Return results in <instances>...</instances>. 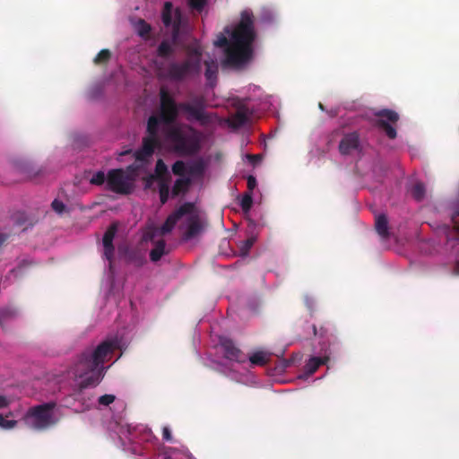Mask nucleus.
Masks as SVG:
<instances>
[{
  "label": "nucleus",
  "instance_id": "58836bf2",
  "mask_svg": "<svg viewBox=\"0 0 459 459\" xmlns=\"http://www.w3.org/2000/svg\"><path fill=\"white\" fill-rule=\"evenodd\" d=\"M182 453H183V455H186L188 459H195V458L193 457V455H191V453H190L186 448H185V447H184V448L182 449Z\"/></svg>",
  "mask_w": 459,
  "mask_h": 459
},
{
  "label": "nucleus",
  "instance_id": "7c9ffc66",
  "mask_svg": "<svg viewBox=\"0 0 459 459\" xmlns=\"http://www.w3.org/2000/svg\"><path fill=\"white\" fill-rule=\"evenodd\" d=\"M110 57V52L108 49H102L100 52L95 56L94 63L100 64L108 61Z\"/></svg>",
  "mask_w": 459,
  "mask_h": 459
},
{
  "label": "nucleus",
  "instance_id": "7ed1b4c3",
  "mask_svg": "<svg viewBox=\"0 0 459 459\" xmlns=\"http://www.w3.org/2000/svg\"><path fill=\"white\" fill-rule=\"evenodd\" d=\"M255 39L253 13L250 9H245L240 13L239 22L226 26L223 32L217 36L213 45L223 48L225 65L239 68L252 59Z\"/></svg>",
  "mask_w": 459,
  "mask_h": 459
},
{
  "label": "nucleus",
  "instance_id": "de8ad7c7",
  "mask_svg": "<svg viewBox=\"0 0 459 459\" xmlns=\"http://www.w3.org/2000/svg\"><path fill=\"white\" fill-rule=\"evenodd\" d=\"M314 334H316V329L315 326H314Z\"/></svg>",
  "mask_w": 459,
  "mask_h": 459
},
{
  "label": "nucleus",
  "instance_id": "f8f14e48",
  "mask_svg": "<svg viewBox=\"0 0 459 459\" xmlns=\"http://www.w3.org/2000/svg\"><path fill=\"white\" fill-rule=\"evenodd\" d=\"M331 356V351L329 348L322 349L317 356H311L305 364L304 372L299 375V378L302 380L308 379L316 370L317 368L326 364Z\"/></svg>",
  "mask_w": 459,
  "mask_h": 459
},
{
  "label": "nucleus",
  "instance_id": "f3484780",
  "mask_svg": "<svg viewBox=\"0 0 459 459\" xmlns=\"http://www.w3.org/2000/svg\"><path fill=\"white\" fill-rule=\"evenodd\" d=\"M233 365L230 367L217 363L215 369L222 374H224L226 377L230 378L231 380H234L238 383H241L244 385H248L254 382L255 377L248 371L244 372H238L236 369L232 368Z\"/></svg>",
  "mask_w": 459,
  "mask_h": 459
},
{
  "label": "nucleus",
  "instance_id": "4be33fe9",
  "mask_svg": "<svg viewBox=\"0 0 459 459\" xmlns=\"http://www.w3.org/2000/svg\"><path fill=\"white\" fill-rule=\"evenodd\" d=\"M376 230L382 238L388 236V221L385 214H379L376 217Z\"/></svg>",
  "mask_w": 459,
  "mask_h": 459
},
{
  "label": "nucleus",
  "instance_id": "6e6552de",
  "mask_svg": "<svg viewBox=\"0 0 459 459\" xmlns=\"http://www.w3.org/2000/svg\"><path fill=\"white\" fill-rule=\"evenodd\" d=\"M161 21L166 32L171 35L172 40H162L157 51L159 56L167 57L172 53L173 44L187 34L191 29L187 18L178 7H174L170 2L164 4L161 12Z\"/></svg>",
  "mask_w": 459,
  "mask_h": 459
},
{
  "label": "nucleus",
  "instance_id": "f257e3e1",
  "mask_svg": "<svg viewBox=\"0 0 459 459\" xmlns=\"http://www.w3.org/2000/svg\"><path fill=\"white\" fill-rule=\"evenodd\" d=\"M160 112L152 115L147 121V135L143 140L139 158H148L156 149L168 144L180 154H195L200 149L201 134L192 126L178 123L180 111L189 122L208 125L212 115L205 111L203 97H193L189 101L178 104L164 88L160 91Z\"/></svg>",
  "mask_w": 459,
  "mask_h": 459
},
{
  "label": "nucleus",
  "instance_id": "79ce46f5",
  "mask_svg": "<svg viewBox=\"0 0 459 459\" xmlns=\"http://www.w3.org/2000/svg\"><path fill=\"white\" fill-rule=\"evenodd\" d=\"M6 237L3 234H0V246L4 242Z\"/></svg>",
  "mask_w": 459,
  "mask_h": 459
},
{
  "label": "nucleus",
  "instance_id": "412c9836",
  "mask_svg": "<svg viewBox=\"0 0 459 459\" xmlns=\"http://www.w3.org/2000/svg\"><path fill=\"white\" fill-rule=\"evenodd\" d=\"M206 69H205V78L207 80V83L210 87H213L216 83L217 80V72H218V65L216 61L212 60L210 62L205 63Z\"/></svg>",
  "mask_w": 459,
  "mask_h": 459
},
{
  "label": "nucleus",
  "instance_id": "20e7f679",
  "mask_svg": "<svg viewBox=\"0 0 459 459\" xmlns=\"http://www.w3.org/2000/svg\"><path fill=\"white\" fill-rule=\"evenodd\" d=\"M247 96L246 98L230 97L228 99V106L233 107L236 112L230 117L223 120V123L227 125L232 130H237L245 126H247L252 117L255 116L256 110L255 105L252 102L259 101L260 105L264 108L267 106H273L277 103V100L273 96L263 97L262 90L256 85H248L247 88Z\"/></svg>",
  "mask_w": 459,
  "mask_h": 459
},
{
  "label": "nucleus",
  "instance_id": "39448f33",
  "mask_svg": "<svg viewBox=\"0 0 459 459\" xmlns=\"http://www.w3.org/2000/svg\"><path fill=\"white\" fill-rule=\"evenodd\" d=\"M178 221H182L181 229L185 240L198 236L205 224L202 212L194 204L186 203L167 218L162 226L156 230L155 235L169 233Z\"/></svg>",
  "mask_w": 459,
  "mask_h": 459
},
{
  "label": "nucleus",
  "instance_id": "a18cd8bd",
  "mask_svg": "<svg viewBox=\"0 0 459 459\" xmlns=\"http://www.w3.org/2000/svg\"><path fill=\"white\" fill-rule=\"evenodd\" d=\"M248 158H249V159H251V160H255V159H256V157H255V156H248Z\"/></svg>",
  "mask_w": 459,
  "mask_h": 459
},
{
  "label": "nucleus",
  "instance_id": "37998d69",
  "mask_svg": "<svg viewBox=\"0 0 459 459\" xmlns=\"http://www.w3.org/2000/svg\"><path fill=\"white\" fill-rule=\"evenodd\" d=\"M455 273L456 274H459V261L456 263L455 264Z\"/></svg>",
  "mask_w": 459,
  "mask_h": 459
},
{
  "label": "nucleus",
  "instance_id": "bb28decb",
  "mask_svg": "<svg viewBox=\"0 0 459 459\" xmlns=\"http://www.w3.org/2000/svg\"><path fill=\"white\" fill-rule=\"evenodd\" d=\"M275 18V12L269 7H264L262 9L261 13V22L264 23L272 22Z\"/></svg>",
  "mask_w": 459,
  "mask_h": 459
},
{
  "label": "nucleus",
  "instance_id": "72a5a7b5",
  "mask_svg": "<svg viewBox=\"0 0 459 459\" xmlns=\"http://www.w3.org/2000/svg\"><path fill=\"white\" fill-rule=\"evenodd\" d=\"M13 403V399L6 395H0V409L8 407Z\"/></svg>",
  "mask_w": 459,
  "mask_h": 459
},
{
  "label": "nucleus",
  "instance_id": "e433bc0d",
  "mask_svg": "<svg viewBox=\"0 0 459 459\" xmlns=\"http://www.w3.org/2000/svg\"><path fill=\"white\" fill-rule=\"evenodd\" d=\"M100 92H101L100 88L94 87V88L91 89V91L89 92V96H90V98L93 99V98H96L99 94H100Z\"/></svg>",
  "mask_w": 459,
  "mask_h": 459
},
{
  "label": "nucleus",
  "instance_id": "a878e982",
  "mask_svg": "<svg viewBox=\"0 0 459 459\" xmlns=\"http://www.w3.org/2000/svg\"><path fill=\"white\" fill-rule=\"evenodd\" d=\"M17 315V310L14 307H7L0 310V324H4L9 319L13 318Z\"/></svg>",
  "mask_w": 459,
  "mask_h": 459
},
{
  "label": "nucleus",
  "instance_id": "423d86ee",
  "mask_svg": "<svg viewBox=\"0 0 459 459\" xmlns=\"http://www.w3.org/2000/svg\"><path fill=\"white\" fill-rule=\"evenodd\" d=\"M109 436L115 444L125 451L137 453L136 444L150 442L155 438L152 430L144 425H131L123 417L114 418L108 426Z\"/></svg>",
  "mask_w": 459,
  "mask_h": 459
},
{
  "label": "nucleus",
  "instance_id": "4468645a",
  "mask_svg": "<svg viewBox=\"0 0 459 459\" xmlns=\"http://www.w3.org/2000/svg\"><path fill=\"white\" fill-rule=\"evenodd\" d=\"M168 172L166 164L159 159L155 166V173L159 178V193L161 204H165L169 196L170 182L165 178Z\"/></svg>",
  "mask_w": 459,
  "mask_h": 459
},
{
  "label": "nucleus",
  "instance_id": "dca6fc26",
  "mask_svg": "<svg viewBox=\"0 0 459 459\" xmlns=\"http://www.w3.org/2000/svg\"><path fill=\"white\" fill-rule=\"evenodd\" d=\"M219 345L221 346L224 357L230 362L243 363L246 358L242 355L239 349H238L233 342L226 336H218Z\"/></svg>",
  "mask_w": 459,
  "mask_h": 459
},
{
  "label": "nucleus",
  "instance_id": "f03ea898",
  "mask_svg": "<svg viewBox=\"0 0 459 459\" xmlns=\"http://www.w3.org/2000/svg\"><path fill=\"white\" fill-rule=\"evenodd\" d=\"M129 338L126 336V331L117 333L115 336H108L96 347L86 349L77 359L75 363L67 372V377L72 378L76 386L74 394L75 399L82 400L85 409L97 407L104 409L113 403L116 396L111 394H103L94 399L82 398V390L88 387H95L102 380L108 368L104 363L108 361L114 351L126 348Z\"/></svg>",
  "mask_w": 459,
  "mask_h": 459
},
{
  "label": "nucleus",
  "instance_id": "393cba45",
  "mask_svg": "<svg viewBox=\"0 0 459 459\" xmlns=\"http://www.w3.org/2000/svg\"><path fill=\"white\" fill-rule=\"evenodd\" d=\"M256 241L255 236H251L247 239L242 241L239 245V253L242 257L247 256L250 248L253 247L255 242Z\"/></svg>",
  "mask_w": 459,
  "mask_h": 459
},
{
  "label": "nucleus",
  "instance_id": "1a4fd4ad",
  "mask_svg": "<svg viewBox=\"0 0 459 459\" xmlns=\"http://www.w3.org/2000/svg\"><path fill=\"white\" fill-rule=\"evenodd\" d=\"M202 49L199 44H195L188 49L186 61L172 62L166 70L160 68L161 76L172 81H181L197 74L201 67Z\"/></svg>",
  "mask_w": 459,
  "mask_h": 459
},
{
  "label": "nucleus",
  "instance_id": "aec40b11",
  "mask_svg": "<svg viewBox=\"0 0 459 459\" xmlns=\"http://www.w3.org/2000/svg\"><path fill=\"white\" fill-rule=\"evenodd\" d=\"M131 24L133 26L134 30L141 38H146L149 36L152 27L144 20L140 19V18L133 19V20H131Z\"/></svg>",
  "mask_w": 459,
  "mask_h": 459
},
{
  "label": "nucleus",
  "instance_id": "ea45409f",
  "mask_svg": "<svg viewBox=\"0 0 459 459\" xmlns=\"http://www.w3.org/2000/svg\"><path fill=\"white\" fill-rule=\"evenodd\" d=\"M176 452V449L174 448H169V450L168 451V457L169 458H172L174 457V453Z\"/></svg>",
  "mask_w": 459,
  "mask_h": 459
},
{
  "label": "nucleus",
  "instance_id": "f704fd0d",
  "mask_svg": "<svg viewBox=\"0 0 459 459\" xmlns=\"http://www.w3.org/2000/svg\"><path fill=\"white\" fill-rule=\"evenodd\" d=\"M162 437L165 441H171L172 440V435L170 429L169 427H163L162 429Z\"/></svg>",
  "mask_w": 459,
  "mask_h": 459
},
{
  "label": "nucleus",
  "instance_id": "b1692460",
  "mask_svg": "<svg viewBox=\"0 0 459 459\" xmlns=\"http://www.w3.org/2000/svg\"><path fill=\"white\" fill-rule=\"evenodd\" d=\"M270 354L264 351H258L251 354L249 361L252 365H264L269 358Z\"/></svg>",
  "mask_w": 459,
  "mask_h": 459
},
{
  "label": "nucleus",
  "instance_id": "c756f323",
  "mask_svg": "<svg viewBox=\"0 0 459 459\" xmlns=\"http://www.w3.org/2000/svg\"><path fill=\"white\" fill-rule=\"evenodd\" d=\"M240 205L245 212H248L252 206V195L251 193H247L243 195L240 201Z\"/></svg>",
  "mask_w": 459,
  "mask_h": 459
},
{
  "label": "nucleus",
  "instance_id": "473e14b6",
  "mask_svg": "<svg viewBox=\"0 0 459 459\" xmlns=\"http://www.w3.org/2000/svg\"><path fill=\"white\" fill-rule=\"evenodd\" d=\"M189 4L192 9L202 12L206 5V0H189Z\"/></svg>",
  "mask_w": 459,
  "mask_h": 459
},
{
  "label": "nucleus",
  "instance_id": "a211bd4d",
  "mask_svg": "<svg viewBox=\"0 0 459 459\" xmlns=\"http://www.w3.org/2000/svg\"><path fill=\"white\" fill-rule=\"evenodd\" d=\"M117 226L115 224H112L110 227L108 228L102 238V245L104 247L103 256L108 262V265L110 271L112 268V259L114 256L115 250L113 246V240L117 234Z\"/></svg>",
  "mask_w": 459,
  "mask_h": 459
},
{
  "label": "nucleus",
  "instance_id": "cd10ccee",
  "mask_svg": "<svg viewBox=\"0 0 459 459\" xmlns=\"http://www.w3.org/2000/svg\"><path fill=\"white\" fill-rule=\"evenodd\" d=\"M90 182L93 185H107V175L101 170L95 172L90 179Z\"/></svg>",
  "mask_w": 459,
  "mask_h": 459
},
{
  "label": "nucleus",
  "instance_id": "49530a36",
  "mask_svg": "<svg viewBox=\"0 0 459 459\" xmlns=\"http://www.w3.org/2000/svg\"><path fill=\"white\" fill-rule=\"evenodd\" d=\"M319 108H320L322 110H324V107H323V105H322V104H319Z\"/></svg>",
  "mask_w": 459,
  "mask_h": 459
},
{
  "label": "nucleus",
  "instance_id": "2f4dec72",
  "mask_svg": "<svg viewBox=\"0 0 459 459\" xmlns=\"http://www.w3.org/2000/svg\"><path fill=\"white\" fill-rule=\"evenodd\" d=\"M51 206L53 210L58 214H62L66 211V205L62 201L57 199H55L52 202Z\"/></svg>",
  "mask_w": 459,
  "mask_h": 459
},
{
  "label": "nucleus",
  "instance_id": "c9c22d12",
  "mask_svg": "<svg viewBox=\"0 0 459 459\" xmlns=\"http://www.w3.org/2000/svg\"><path fill=\"white\" fill-rule=\"evenodd\" d=\"M256 186V179L254 176H248L247 178V187L249 191H252Z\"/></svg>",
  "mask_w": 459,
  "mask_h": 459
},
{
  "label": "nucleus",
  "instance_id": "c85d7f7f",
  "mask_svg": "<svg viewBox=\"0 0 459 459\" xmlns=\"http://www.w3.org/2000/svg\"><path fill=\"white\" fill-rule=\"evenodd\" d=\"M411 193H412L413 197L416 200H421L425 195V187H424L423 184H421V183L415 184L411 189Z\"/></svg>",
  "mask_w": 459,
  "mask_h": 459
},
{
  "label": "nucleus",
  "instance_id": "9b49d317",
  "mask_svg": "<svg viewBox=\"0 0 459 459\" xmlns=\"http://www.w3.org/2000/svg\"><path fill=\"white\" fill-rule=\"evenodd\" d=\"M204 170L205 164L202 160H194L188 162L176 161L172 166V171L180 178L174 183L172 195H178L185 191L192 181L203 177Z\"/></svg>",
  "mask_w": 459,
  "mask_h": 459
},
{
  "label": "nucleus",
  "instance_id": "0eeeda50",
  "mask_svg": "<svg viewBox=\"0 0 459 459\" xmlns=\"http://www.w3.org/2000/svg\"><path fill=\"white\" fill-rule=\"evenodd\" d=\"M141 152L142 148L132 154L134 158V163L126 169H115L108 172L107 189L119 195H128L134 191L140 170H147L153 155L152 154L148 158H139L138 154Z\"/></svg>",
  "mask_w": 459,
  "mask_h": 459
},
{
  "label": "nucleus",
  "instance_id": "a19ab883",
  "mask_svg": "<svg viewBox=\"0 0 459 459\" xmlns=\"http://www.w3.org/2000/svg\"><path fill=\"white\" fill-rule=\"evenodd\" d=\"M131 152H132L131 150H126V151H123V152H119L118 156L121 157V156H124V155L130 154Z\"/></svg>",
  "mask_w": 459,
  "mask_h": 459
},
{
  "label": "nucleus",
  "instance_id": "ddd939ff",
  "mask_svg": "<svg viewBox=\"0 0 459 459\" xmlns=\"http://www.w3.org/2000/svg\"><path fill=\"white\" fill-rule=\"evenodd\" d=\"M339 150L343 155L359 156L361 152V144L359 134L356 132L344 134L339 143Z\"/></svg>",
  "mask_w": 459,
  "mask_h": 459
},
{
  "label": "nucleus",
  "instance_id": "9d476101",
  "mask_svg": "<svg viewBox=\"0 0 459 459\" xmlns=\"http://www.w3.org/2000/svg\"><path fill=\"white\" fill-rule=\"evenodd\" d=\"M60 419L61 414L54 403L34 406L23 416L24 423L36 430L47 429L57 423Z\"/></svg>",
  "mask_w": 459,
  "mask_h": 459
},
{
  "label": "nucleus",
  "instance_id": "5701e85b",
  "mask_svg": "<svg viewBox=\"0 0 459 459\" xmlns=\"http://www.w3.org/2000/svg\"><path fill=\"white\" fill-rule=\"evenodd\" d=\"M166 254V244L164 240L155 242L154 247L150 252V258L152 262L159 261Z\"/></svg>",
  "mask_w": 459,
  "mask_h": 459
},
{
  "label": "nucleus",
  "instance_id": "2eb2a0df",
  "mask_svg": "<svg viewBox=\"0 0 459 459\" xmlns=\"http://www.w3.org/2000/svg\"><path fill=\"white\" fill-rule=\"evenodd\" d=\"M376 115L378 117L379 125L383 127L385 135L390 139H394L397 134L396 130L394 126L389 125V122H396L399 118V115L390 109L378 110L376 112Z\"/></svg>",
  "mask_w": 459,
  "mask_h": 459
},
{
  "label": "nucleus",
  "instance_id": "4c0bfd02",
  "mask_svg": "<svg viewBox=\"0 0 459 459\" xmlns=\"http://www.w3.org/2000/svg\"><path fill=\"white\" fill-rule=\"evenodd\" d=\"M305 302L307 307L310 309L312 305L315 303L314 299L310 297H306Z\"/></svg>",
  "mask_w": 459,
  "mask_h": 459
},
{
  "label": "nucleus",
  "instance_id": "6ab92c4d",
  "mask_svg": "<svg viewBox=\"0 0 459 459\" xmlns=\"http://www.w3.org/2000/svg\"><path fill=\"white\" fill-rule=\"evenodd\" d=\"M22 416V409L20 406L13 408L6 415L0 414V428L3 429H13L17 426L16 418Z\"/></svg>",
  "mask_w": 459,
  "mask_h": 459
},
{
  "label": "nucleus",
  "instance_id": "c03bdc74",
  "mask_svg": "<svg viewBox=\"0 0 459 459\" xmlns=\"http://www.w3.org/2000/svg\"><path fill=\"white\" fill-rule=\"evenodd\" d=\"M290 361H289V360H283V368H287V367H289V366H290Z\"/></svg>",
  "mask_w": 459,
  "mask_h": 459
}]
</instances>
